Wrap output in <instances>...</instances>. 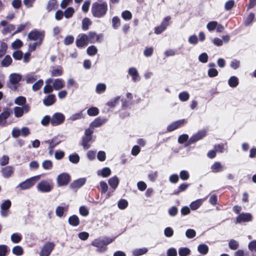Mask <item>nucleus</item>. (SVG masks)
I'll list each match as a JSON object with an SVG mask.
<instances>
[{
  "label": "nucleus",
  "mask_w": 256,
  "mask_h": 256,
  "mask_svg": "<svg viewBox=\"0 0 256 256\" xmlns=\"http://www.w3.org/2000/svg\"><path fill=\"white\" fill-rule=\"evenodd\" d=\"M108 10V4L106 2L94 3L92 6V12L94 16L100 18L104 16Z\"/></svg>",
  "instance_id": "1"
},
{
  "label": "nucleus",
  "mask_w": 256,
  "mask_h": 256,
  "mask_svg": "<svg viewBox=\"0 0 256 256\" xmlns=\"http://www.w3.org/2000/svg\"><path fill=\"white\" fill-rule=\"evenodd\" d=\"M114 240V238H98L92 242V245L97 248L98 252H104L107 249V245L112 242Z\"/></svg>",
  "instance_id": "2"
},
{
  "label": "nucleus",
  "mask_w": 256,
  "mask_h": 256,
  "mask_svg": "<svg viewBox=\"0 0 256 256\" xmlns=\"http://www.w3.org/2000/svg\"><path fill=\"white\" fill-rule=\"evenodd\" d=\"M40 176H36L20 183L16 187L20 190H26L32 188L40 179Z\"/></svg>",
  "instance_id": "3"
},
{
  "label": "nucleus",
  "mask_w": 256,
  "mask_h": 256,
  "mask_svg": "<svg viewBox=\"0 0 256 256\" xmlns=\"http://www.w3.org/2000/svg\"><path fill=\"white\" fill-rule=\"evenodd\" d=\"M54 187V184L51 180H42L36 186L37 190L42 192H49Z\"/></svg>",
  "instance_id": "4"
},
{
  "label": "nucleus",
  "mask_w": 256,
  "mask_h": 256,
  "mask_svg": "<svg viewBox=\"0 0 256 256\" xmlns=\"http://www.w3.org/2000/svg\"><path fill=\"white\" fill-rule=\"evenodd\" d=\"M44 37V31H38L34 30L30 32L28 34V38L32 40H38L42 42Z\"/></svg>",
  "instance_id": "5"
},
{
  "label": "nucleus",
  "mask_w": 256,
  "mask_h": 256,
  "mask_svg": "<svg viewBox=\"0 0 256 256\" xmlns=\"http://www.w3.org/2000/svg\"><path fill=\"white\" fill-rule=\"evenodd\" d=\"M65 120L64 116L60 112H56L51 118L50 124L52 126L62 124Z\"/></svg>",
  "instance_id": "6"
},
{
  "label": "nucleus",
  "mask_w": 256,
  "mask_h": 256,
  "mask_svg": "<svg viewBox=\"0 0 256 256\" xmlns=\"http://www.w3.org/2000/svg\"><path fill=\"white\" fill-rule=\"evenodd\" d=\"M55 244L52 242L46 243L42 248L40 256H49L54 248Z\"/></svg>",
  "instance_id": "7"
},
{
  "label": "nucleus",
  "mask_w": 256,
  "mask_h": 256,
  "mask_svg": "<svg viewBox=\"0 0 256 256\" xmlns=\"http://www.w3.org/2000/svg\"><path fill=\"white\" fill-rule=\"evenodd\" d=\"M70 180V176L66 173H62L59 174L56 178L57 184L59 186L67 185Z\"/></svg>",
  "instance_id": "8"
},
{
  "label": "nucleus",
  "mask_w": 256,
  "mask_h": 256,
  "mask_svg": "<svg viewBox=\"0 0 256 256\" xmlns=\"http://www.w3.org/2000/svg\"><path fill=\"white\" fill-rule=\"evenodd\" d=\"M30 106L28 104L24 105L22 107L15 106L14 108V116L16 118L22 117L25 112H28L30 111Z\"/></svg>",
  "instance_id": "9"
},
{
  "label": "nucleus",
  "mask_w": 256,
  "mask_h": 256,
  "mask_svg": "<svg viewBox=\"0 0 256 256\" xmlns=\"http://www.w3.org/2000/svg\"><path fill=\"white\" fill-rule=\"evenodd\" d=\"M170 20V17L169 16H166L165 18L162 22L161 24L155 28L154 32L156 34H160L162 33L163 31H164L166 27L168 25V22Z\"/></svg>",
  "instance_id": "10"
},
{
  "label": "nucleus",
  "mask_w": 256,
  "mask_h": 256,
  "mask_svg": "<svg viewBox=\"0 0 256 256\" xmlns=\"http://www.w3.org/2000/svg\"><path fill=\"white\" fill-rule=\"evenodd\" d=\"M186 122V120L184 119L180 120L172 123L168 125L167 127V130L168 132H172L182 125Z\"/></svg>",
  "instance_id": "11"
},
{
  "label": "nucleus",
  "mask_w": 256,
  "mask_h": 256,
  "mask_svg": "<svg viewBox=\"0 0 256 256\" xmlns=\"http://www.w3.org/2000/svg\"><path fill=\"white\" fill-rule=\"evenodd\" d=\"M86 182V178H80L74 180L70 185V188L72 189H76L80 188Z\"/></svg>",
  "instance_id": "12"
},
{
  "label": "nucleus",
  "mask_w": 256,
  "mask_h": 256,
  "mask_svg": "<svg viewBox=\"0 0 256 256\" xmlns=\"http://www.w3.org/2000/svg\"><path fill=\"white\" fill-rule=\"evenodd\" d=\"M252 215L250 214H241L237 217L236 222L238 223L250 222L252 220Z\"/></svg>",
  "instance_id": "13"
},
{
  "label": "nucleus",
  "mask_w": 256,
  "mask_h": 256,
  "mask_svg": "<svg viewBox=\"0 0 256 256\" xmlns=\"http://www.w3.org/2000/svg\"><path fill=\"white\" fill-rule=\"evenodd\" d=\"M205 134L206 132L204 130H201L198 132L196 134L193 136L192 137L190 138L188 142L190 143V144H191L202 139L205 136Z\"/></svg>",
  "instance_id": "14"
},
{
  "label": "nucleus",
  "mask_w": 256,
  "mask_h": 256,
  "mask_svg": "<svg viewBox=\"0 0 256 256\" xmlns=\"http://www.w3.org/2000/svg\"><path fill=\"white\" fill-rule=\"evenodd\" d=\"M88 42V37L86 34H82L80 39L76 40V44L78 47H82L87 45Z\"/></svg>",
  "instance_id": "15"
},
{
  "label": "nucleus",
  "mask_w": 256,
  "mask_h": 256,
  "mask_svg": "<svg viewBox=\"0 0 256 256\" xmlns=\"http://www.w3.org/2000/svg\"><path fill=\"white\" fill-rule=\"evenodd\" d=\"M52 85L55 90H59L64 87V82L61 78H56L53 82Z\"/></svg>",
  "instance_id": "16"
},
{
  "label": "nucleus",
  "mask_w": 256,
  "mask_h": 256,
  "mask_svg": "<svg viewBox=\"0 0 256 256\" xmlns=\"http://www.w3.org/2000/svg\"><path fill=\"white\" fill-rule=\"evenodd\" d=\"M52 82V79L51 78H48L46 80V86L44 88V92L45 94H48L52 92L53 91L54 87L50 85V84Z\"/></svg>",
  "instance_id": "17"
},
{
  "label": "nucleus",
  "mask_w": 256,
  "mask_h": 256,
  "mask_svg": "<svg viewBox=\"0 0 256 256\" xmlns=\"http://www.w3.org/2000/svg\"><path fill=\"white\" fill-rule=\"evenodd\" d=\"M68 206L66 205L64 206H58L56 208V214L58 217H62L64 216V212H66L68 210Z\"/></svg>",
  "instance_id": "18"
},
{
  "label": "nucleus",
  "mask_w": 256,
  "mask_h": 256,
  "mask_svg": "<svg viewBox=\"0 0 256 256\" xmlns=\"http://www.w3.org/2000/svg\"><path fill=\"white\" fill-rule=\"evenodd\" d=\"M128 74L132 76V80L134 82L138 80L139 74L137 70L134 68H130L128 70Z\"/></svg>",
  "instance_id": "19"
},
{
  "label": "nucleus",
  "mask_w": 256,
  "mask_h": 256,
  "mask_svg": "<svg viewBox=\"0 0 256 256\" xmlns=\"http://www.w3.org/2000/svg\"><path fill=\"white\" fill-rule=\"evenodd\" d=\"M21 76L17 74H11L9 77L10 82L14 84H17L21 80Z\"/></svg>",
  "instance_id": "20"
},
{
  "label": "nucleus",
  "mask_w": 256,
  "mask_h": 256,
  "mask_svg": "<svg viewBox=\"0 0 256 256\" xmlns=\"http://www.w3.org/2000/svg\"><path fill=\"white\" fill-rule=\"evenodd\" d=\"M55 96L54 94H50L46 98L43 100V102L44 105L50 106L54 104L55 102Z\"/></svg>",
  "instance_id": "21"
},
{
  "label": "nucleus",
  "mask_w": 256,
  "mask_h": 256,
  "mask_svg": "<svg viewBox=\"0 0 256 256\" xmlns=\"http://www.w3.org/2000/svg\"><path fill=\"white\" fill-rule=\"evenodd\" d=\"M2 174L4 178H8L13 173V168L10 166H7L2 169Z\"/></svg>",
  "instance_id": "22"
},
{
  "label": "nucleus",
  "mask_w": 256,
  "mask_h": 256,
  "mask_svg": "<svg viewBox=\"0 0 256 256\" xmlns=\"http://www.w3.org/2000/svg\"><path fill=\"white\" fill-rule=\"evenodd\" d=\"M224 166L220 162H215L211 166V170L214 172H218L223 170Z\"/></svg>",
  "instance_id": "23"
},
{
  "label": "nucleus",
  "mask_w": 256,
  "mask_h": 256,
  "mask_svg": "<svg viewBox=\"0 0 256 256\" xmlns=\"http://www.w3.org/2000/svg\"><path fill=\"white\" fill-rule=\"evenodd\" d=\"M108 184L114 190H115L119 183V180L116 176H113L108 180Z\"/></svg>",
  "instance_id": "24"
},
{
  "label": "nucleus",
  "mask_w": 256,
  "mask_h": 256,
  "mask_svg": "<svg viewBox=\"0 0 256 256\" xmlns=\"http://www.w3.org/2000/svg\"><path fill=\"white\" fill-rule=\"evenodd\" d=\"M106 122V120L105 119L97 118L90 123V126L92 128L98 127L104 124Z\"/></svg>",
  "instance_id": "25"
},
{
  "label": "nucleus",
  "mask_w": 256,
  "mask_h": 256,
  "mask_svg": "<svg viewBox=\"0 0 256 256\" xmlns=\"http://www.w3.org/2000/svg\"><path fill=\"white\" fill-rule=\"evenodd\" d=\"M111 174V170L108 168H104L102 170H98L97 172L98 176H101L104 178L108 176Z\"/></svg>",
  "instance_id": "26"
},
{
  "label": "nucleus",
  "mask_w": 256,
  "mask_h": 256,
  "mask_svg": "<svg viewBox=\"0 0 256 256\" xmlns=\"http://www.w3.org/2000/svg\"><path fill=\"white\" fill-rule=\"evenodd\" d=\"M229 86L232 88H236L238 84V78L235 76H232L228 80Z\"/></svg>",
  "instance_id": "27"
},
{
  "label": "nucleus",
  "mask_w": 256,
  "mask_h": 256,
  "mask_svg": "<svg viewBox=\"0 0 256 256\" xmlns=\"http://www.w3.org/2000/svg\"><path fill=\"white\" fill-rule=\"evenodd\" d=\"M68 222L72 226H77L80 224L79 218L76 215H73L69 218Z\"/></svg>",
  "instance_id": "28"
},
{
  "label": "nucleus",
  "mask_w": 256,
  "mask_h": 256,
  "mask_svg": "<svg viewBox=\"0 0 256 256\" xmlns=\"http://www.w3.org/2000/svg\"><path fill=\"white\" fill-rule=\"evenodd\" d=\"M51 75L53 76H60L62 74V70L60 68H51L50 70Z\"/></svg>",
  "instance_id": "29"
},
{
  "label": "nucleus",
  "mask_w": 256,
  "mask_h": 256,
  "mask_svg": "<svg viewBox=\"0 0 256 256\" xmlns=\"http://www.w3.org/2000/svg\"><path fill=\"white\" fill-rule=\"evenodd\" d=\"M198 250L202 254H206L208 251V247L206 244H200L198 247Z\"/></svg>",
  "instance_id": "30"
},
{
  "label": "nucleus",
  "mask_w": 256,
  "mask_h": 256,
  "mask_svg": "<svg viewBox=\"0 0 256 256\" xmlns=\"http://www.w3.org/2000/svg\"><path fill=\"white\" fill-rule=\"evenodd\" d=\"M26 98L24 96H19L17 97L14 100V103L18 106H23L24 105H26Z\"/></svg>",
  "instance_id": "31"
},
{
  "label": "nucleus",
  "mask_w": 256,
  "mask_h": 256,
  "mask_svg": "<svg viewBox=\"0 0 256 256\" xmlns=\"http://www.w3.org/2000/svg\"><path fill=\"white\" fill-rule=\"evenodd\" d=\"M88 42L94 43L99 40V37L95 32H90L88 34Z\"/></svg>",
  "instance_id": "32"
},
{
  "label": "nucleus",
  "mask_w": 256,
  "mask_h": 256,
  "mask_svg": "<svg viewBox=\"0 0 256 256\" xmlns=\"http://www.w3.org/2000/svg\"><path fill=\"white\" fill-rule=\"evenodd\" d=\"M38 78V76H37L32 74H28L25 76V80L28 84L33 83Z\"/></svg>",
  "instance_id": "33"
},
{
  "label": "nucleus",
  "mask_w": 256,
  "mask_h": 256,
  "mask_svg": "<svg viewBox=\"0 0 256 256\" xmlns=\"http://www.w3.org/2000/svg\"><path fill=\"white\" fill-rule=\"evenodd\" d=\"M92 136H86L83 137L82 146L85 149H88L90 148V145L88 143L91 140Z\"/></svg>",
  "instance_id": "34"
},
{
  "label": "nucleus",
  "mask_w": 256,
  "mask_h": 256,
  "mask_svg": "<svg viewBox=\"0 0 256 256\" xmlns=\"http://www.w3.org/2000/svg\"><path fill=\"white\" fill-rule=\"evenodd\" d=\"M92 24V22L90 18H85L82 21V28L84 30H88L89 26Z\"/></svg>",
  "instance_id": "35"
},
{
  "label": "nucleus",
  "mask_w": 256,
  "mask_h": 256,
  "mask_svg": "<svg viewBox=\"0 0 256 256\" xmlns=\"http://www.w3.org/2000/svg\"><path fill=\"white\" fill-rule=\"evenodd\" d=\"M202 204L201 200H197L190 204V208L192 210H196L201 206Z\"/></svg>",
  "instance_id": "36"
},
{
  "label": "nucleus",
  "mask_w": 256,
  "mask_h": 256,
  "mask_svg": "<svg viewBox=\"0 0 256 256\" xmlns=\"http://www.w3.org/2000/svg\"><path fill=\"white\" fill-rule=\"evenodd\" d=\"M12 252L16 256H21L24 253L22 248L19 246H14L12 250Z\"/></svg>",
  "instance_id": "37"
},
{
  "label": "nucleus",
  "mask_w": 256,
  "mask_h": 256,
  "mask_svg": "<svg viewBox=\"0 0 256 256\" xmlns=\"http://www.w3.org/2000/svg\"><path fill=\"white\" fill-rule=\"evenodd\" d=\"M190 253V250L188 248H182L178 250V254L180 256H187Z\"/></svg>",
  "instance_id": "38"
},
{
  "label": "nucleus",
  "mask_w": 256,
  "mask_h": 256,
  "mask_svg": "<svg viewBox=\"0 0 256 256\" xmlns=\"http://www.w3.org/2000/svg\"><path fill=\"white\" fill-rule=\"evenodd\" d=\"M147 252L148 249L146 248H142L134 250L133 251L132 254L134 256H138L144 254L146 253Z\"/></svg>",
  "instance_id": "39"
},
{
  "label": "nucleus",
  "mask_w": 256,
  "mask_h": 256,
  "mask_svg": "<svg viewBox=\"0 0 256 256\" xmlns=\"http://www.w3.org/2000/svg\"><path fill=\"white\" fill-rule=\"evenodd\" d=\"M12 110L8 108L4 110L3 112L0 114V116L6 120V119L10 116Z\"/></svg>",
  "instance_id": "40"
},
{
  "label": "nucleus",
  "mask_w": 256,
  "mask_h": 256,
  "mask_svg": "<svg viewBox=\"0 0 256 256\" xmlns=\"http://www.w3.org/2000/svg\"><path fill=\"white\" fill-rule=\"evenodd\" d=\"M12 62V58L11 57L7 55L5 56L2 62V65L3 66H8Z\"/></svg>",
  "instance_id": "41"
},
{
  "label": "nucleus",
  "mask_w": 256,
  "mask_h": 256,
  "mask_svg": "<svg viewBox=\"0 0 256 256\" xmlns=\"http://www.w3.org/2000/svg\"><path fill=\"white\" fill-rule=\"evenodd\" d=\"M120 24V20L118 16H114L112 18V26L114 29H117Z\"/></svg>",
  "instance_id": "42"
},
{
  "label": "nucleus",
  "mask_w": 256,
  "mask_h": 256,
  "mask_svg": "<svg viewBox=\"0 0 256 256\" xmlns=\"http://www.w3.org/2000/svg\"><path fill=\"white\" fill-rule=\"evenodd\" d=\"M74 9L70 7L68 8L64 12V16L66 18H70L72 17L74 14Z\"/></svg>",
  "instance_id": "43"
},
{
  "label": "nucleus",
  "mask_w": 256,
  "mask_h": 256,
  "mask_svg": "<svg viewBox=\"0 0 256 256\" xmlns=\"http://www.w3.org/2000/svg\"><path fill=\"white\" fill-rule=\"evenodd\" d=\"M10 239L13 242L18 243L21 240L22 236L20 234L14 233L11 236Z\"/></svg>",
  "instance_id": "44"
},
{
  "label": "nucleus",
  "mask_w": 256,
  "mask_h": 256,
  "mask_svg": "<svg viewBox=\"0 0 256 256\" xmlns=\"http://www.w3.org/2000/svg\"><path fill=\"white\" fill-rule=\"evenodd\" d=\"M189 97L190 95L188 93L186 92H180L178 95L180 100L182 102L187 101L188 100Z\"/></svg>",
  "instance_id": "45"
},
{
  "label": "nucleus",
  "mask_w": 256,
  "mask_h": 256,
  "mask_svg": "<svg viewBox=\"0 0 256 256\" xmlns=\"http://www.w3.org/2000/svg\"><path fill=\"white\" fill-rule=\"evenodd\" d=\"M44 82L42 80H40L32 85V88L33 90L36 91L40 88L43 85Z\"/></svg>",
  "instance_id": "46"
},
{
  "label": "nucleus",
  "mask_w": 256,
  "mask_h": 256,
  "mask_svg": "<svg viewBox=\"0 0 256 256\" xmlns=\"http://www.w3.org/2000/svg\"><path fill=\"white\" fill-rule=\"evenodd\" d=\"M87 53L88 55L93 56L97 52V48L94 46H91L87 48Z\"/></svg>",
  "instance_id": "47"
},
{
  "label": "nucleus",
  "mask_w": 256,
  "mask_h": 256,
  "mask_svg": "<svg viewBox=\"0 0 256 256\" xmlns=\"http://www.w3.org/2000/svg\"><path fill=\"white\" fill-rule=\"evenodd\" d=\"M8 247L6 244L0 245V256H6Z\"/></svg>",
  "instance_id": "48"
},
{
  "label": "nucleus",
  "mask_w": 256,
  "mask_h": 256,
  "mask_svg": "<svg viewBox=\"0 0 256 256\" xmlns=\"http://www.w3.org/2000/svg\"><path fill=\"white\" fill-rule=\"evenodd\" d=\"M218 26V22L216 21H212L208 23L206 25V28L210 31L214 30L216 26Z\"/></svg>",
  "instance_id": "49"
},
{
  "label": "nucleus",
  "mask_w": 256,
  "mask_h": 256,
  "mask_svg": "<svg viewBox=\"0 0 256 256\" xmlns=\"http://www.w3.org/2000/svg\"><path fill=\"white\" fill-rule=\"evenodd\" d=\"M106 89V85L103 83H100L96 86V90L98 93L100 94L104 92Z\"/></svg>",
  "instance_id": "50"
},
{
  "label": "nucleus",
  "mask_w": 256,
  "mask_h": 256,
  "mask_svg": "<svg viewBox=\"0 0 256 256\" xmlns=\"http://www.w3.org/2000/svg\"><path fill=\"white\" fill-rule=\"evenodd\" d=\"M69 160L72 163L76 164L80 160V157L76 154H70L69 156Z\"/></svg>",
  "instance_id": "51"
},
{
  "label": "nucleus",
  "mask_w": 256,
  "mask_h": 256,
  "mask_svg": "<svg viewBox=\"0 0 256 256\" xmlns=\"http://www.w3.org/2000/svg\"><path fill=\"white\" fill-rule=\"evenodd\" d=\"M98 114V110L96 107H92L88 110V114L90 116H96Z\"/></svg>",
  "instance_id": "52"
},
{
  "label": "nucleus",
  "mask_w": 256,
  "mask_h": 256,
  "mask_svg": "<svg viewBox=\"0 0 256 256\" xmlns=\"http://www.w3.org/2000/svg\"><path fill=\"white\" fill-rule=\"evenodd\" d=\"M238 243L234 240H231L228 242L229 248L231 250H236L238 247Z\"/></svg>",
  "instance_id": "53"
},
{
  "label": "nucleus",
  "mask_w": 256,
  "mask_h": 256,
  "mask_svg": "<svg viewBox=\"0 0 256 256\" xmlns=\"http://www.w3.org/2000/svg\"><path fill=\"white\" fill-rule=\"evenodd\" d=\"M42 166L45 170H50L52 166V162L50 160H46L43 162Z\"/></svg>",
  "instance_id": "54"
},
{
  "label": "nucleus",
  "mask_w": 256,
  "mask_h": 256,
  "mask_svg": "<svg viewBox=\"0 0 256 256\" xmlns=\"http://www.w3.org/2000/svg\"><path fill=\"white\" fill-rule=\"evenodd\" d=\"M240 66V62L236 60H233L230 63V66L234 70L238 68Z\"/></svg>",
  "instance_id": "55"
},
{
  "label": "nucleus",
  "mask_w": 256,
  "mask_h": 256,
  "mask_svg": "<svg viewBox=\"0 0 256 256\" xmlns=\"http://www.w3.org/2000/svg\"><path fill=\"white\" fill-rule=\"evenodd\" d=\"M12 56L16 60H20L22 57V52L20 50H16L13 52Z\"/></svg>",
  "instance_id": "56"
},
{
  "label": "nucleus",
  "mask_w": 256,
  "mask_h": 256,
  "mask_svg": "<svg viewBox=\"0 0 256 256\" xmlns=\"http://www.w3.org/2000/svg\"><path fill=\"white\" fill-rule=\"evenodd\" d=\"M82 118V112H80L78 113H76L75 114H72L70 118V119L71 120L74 121L76 120L80 119Z\"/></svg>",
  "instance_id": "57"
},
{
  "label": "nucleus",
  "mask_w": 256,
  "mask_h": 256,
  "mask_svg": "<svg viewBox=\"0 0 256 256\" xmlns=\"http://www.w3.org/2000/svg\"><path fill=\"white\" fill-rule=\"evenodd\" d=\"M254 18V14L253 13L250 14L248 16L246 20H245L244 24L246 26L249 25L253 21Z\"/></svg>",
  "instance_id": "58"
},
{
  "label": "nucleus",
  "mask_w": 256,
  "mask_h": 256,
  "mask_svg": "<svg viewBox=\"0 0 256 256\" xmlns=\"http://www.w3.org/2000/svg\"><path fill=\"white\" fill-rule=\"evenodd\" d=\"M208 56L205 52H204V53L202 54H200L198 57V60L202 63L206 62H208Z\"/></svg>",
  "instance_id": "59"
},
{
  "label": "nucleus",
  "mask_w": 256,
  "mask_h": 256,
  "mask_svg": "<svg viewBox=\"0 0 256 256\" xmlns=\"http://www.w3.org/2000/svg\"><path fill=\"white\" fill-rule=\"evenodd\" d=\"M188 42L192 44H196L198 42V39L196 35L190 36L188 38Z\"/></svg>",
  "instance_id": "60"
},
{
  "label": "nucleus",
  "mask_w": 256,
  "mask_h": 256,
  "mask_svg": "<svg viewBox=\"0 0 256 256\" xmlns=\"http://www.w3.org/2000/svg\"><path fill=\"white\" fill-rule=\"evenodd\" d=\"M164 235L166 237H171L174 234L173 230L170 227H167L164 231Z\"/></svg>",
  "instance_id": "61"
},
{
  "label": "nucleus",
  "mask_w": 256,
  "mask_h": 256,
  "mask_svg": "<svg viewBox=\"0 0 256 256\" xmlns=\"http://www.w3.org/2000/svg\"><path fill=\"white\" fill-rule=\"evenodd\" d=\"M22 46V42L19 39H17L12 44V46L14 48H20Z\"/></svg>",
  "instance_id": "62"
},
{
  "label": "nucleus",
  "mask_w": 256,
  "mask_h": 256,
  "mask_svg": "<svg viewBox=\"0 0 256 256\" xmlns=\"http://www.w3.org/2000/svg\"><path fill=\"white\" fill-rule=\"evenodd\" d=\"M122 16L126 20H130L132 17L131 12L128 10L124 12L122 14Z\"/></svg>",
  "instance_id": "63"
},
{
  "label": "nucleus",
  "mask_w": 256,
  "mask_h": 256,
  "mask_svg": "<svg viewBox=\"0 0 256 256\" xmlns=\"http://www.w3.org/2000/svg\"><path fill=\"white\" fill-rule=\"evenodd\" d=\"M248 248L250 251L256 252V240L250 242L248 244Z\"/></svg>",
  "instance_id": "64"
}]
</instances>
